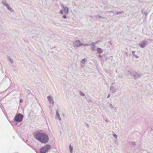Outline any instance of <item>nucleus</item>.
I'll return each mask as SVG.
<instances>
[{"label": "nucleus", "mask_w": 153, "mask_h": 153, "mask_svg": "<svg viewBox=\"0 0 153 153\" xmlns=\"http://www.w3.org/2000/svg\"><path fill=\"white\" fill-rule=\"evenodd\" d=\"M34 137L42 143L46 144L49 141V138L46 134L40 133L38 131L34 134Z\"/></svg>", "instance_id": "f257e3e1"}, {"label": "nucleus", "mask_w": 153, "mask_h": 153, "mask_svg": "<svg viewBox=\"0 0 153 153\" xmlns=\"http://www.w3.org/2000/svg\"><path fill=\"white\" fill-rule=\"evenodd\" d=\"M127 73L131 76L134 77V79H136L141 76L142 74L141 73H139L138 72H136L135 71H128Z\"/></svg>", "instance_id": "f03ea898"}, {"label": "nucleus", "mask_w": 153, "mask_h": 153, "mask_svg": "<svg viewBox=\"0 0 153 153\" xmlns=\"http://www.w3.org/2000/svg\"><path fill=\"white\" fill-rule=\"evenodd\" d=\"M24 116L21 114H17L15 116L14 119V121L16 122V125L17 124V123L22 122Z\"/></svg>", "instance_id": "7ed1b4c3"}, {"label": "nucleus", "mask_w": 153, "mask_h": 153, "mask_svg": "<svg viewBox=\"0 0 153 153\" xmlns=\"http://www.w3.org/2000/svg\"><path fill=\"white\" fill-rule=\"evenodd\" d=\"M51 148V146L49 144H47L41 148L40 149V153H46Z\"/></svg>", "instance_id": "20e7f679"}, {"label": "nucleus", "mask_w": 153, "mask_h": 153, "mask_svg": "<svg viewBox=\"0 0 153 153\" xmlns=\"http://www.w3.org/2000/svg\"><path fill=\"white\" fill-rule=\"evenodd\" d=\"M148 39H145L143 40L141 43L139 44V46L142 48H143L146 47L149 43Z\"/></svg>", "instance_id": "39448f33"}, {"label": "nucleus", "mask_w": 153, "mask_h": 153, "mask_svg": "<svg viewBox=\"0 0 153 153\" xmlns=\"http://www.w3.org/2000/svg\"><path fill=\"white\" fill-rule=\"evenodd\" d=\"M83 45V43H81L80 41L79 40L75 41L73 43V46L74 48L78 47L80 46H82Z\"/></svg>", "instance_id": "423d86ee"}, {"label": "nucleus", "mask_w": 153, "mask_h": 153, "mask_svg": "<svg viewBox=\"0 0 153 153\" xmlns=\"http://www.w3.org/2000/svg\"><path fill=\"white\" fill-rule=\"evenodd\" d=\"M47 99L50 104H51L52 105L54 104V102L53 100V97L49 96L47 97Z\"/></svg>", "instance_id": "0eeeda50"}, {"label": "nucleus", "mask_w": 153, "mask_h": 153, "mask_svg": "<svg viewBox=\"0 0 153 153\" xmlns=\"http://www.w3.org/2000/svg\"><path fill=\"white\" fill-rule=\"evenodd\" d=\"M63 9L65 14H67L69 12V8L67 7H65L64 6L62 7Z\"/></svg>", "instance_id": "6e6552de"}, {"label": "nucleus", "mask_w": 153, "mask_h": 153, "mask_svg": "<svg viewBox=\"0 0 153 153\" xmlns=\"http://www.w3.org/2000/svg\"><path fill=\"white\" fill-rule=\"evenodd\" d=\"M59 110L58 109H57L56 110V117H57L59 120H61V118L60 116V115L59 113Z\"/></svg>", "instance_id": "1a4fd4ad"}, {"label": "nucleus", "mask_w": 153, "mask_h": 153, "mask_svg": "<svg viewBox=\"0 0 153 153\" xmlns=\"http://www.w3.org/2000/svg\"><path fill=\"white\" fill-rule=\"evenodd\" d=\"M116 90L111 85L110 87V91L113 93H114L116 91Z\"/></svg>", "instance_id": "9d476101"}, {"label": "nucleus", "mask_w": 153, "mask_h": 153, "mask_svg": "<svg viewBox=\"0 0 153 153\" xmlns=\"http://www.w3.org/2000/svg\"><path fill=\"white\" fill-rule=\"evenodd\" d=\"M7 8V9L10 11L12 12H13L14 10L10 7L9 5L7 4H6V5L5 6Z\"/></svg>", "instance_id": "9b49d317"}, {"label": "nucleus", "mask_w": 153, "mask_h": 153, "mask_svg": "<svg viewBox=\"0 0 153 153\" xmlns=\"http://www.w3.org/2000/svg\"><path fill=\"white\" fill-rule=\"evenodd\" d=\"M107 12H109L110 13L108 14V15L110 16H113L115 14L113 10H111L110 11H107Z\"/></svg>", "instance_id": "f8f14e48"}, {"label": "nucleus", "mask_w": 153, "mask_h": 153, "mask_svg": "<svg viewBox=\"0 0 153 153\" xmlns=\"http://www.w3.org/2000/svg\"><path fill=\"white\" fill-rule=\"evenodd\" d=\"M97 51L98 53L99 54L102 53L103 52L102 49L100 48H97Z\"/></svg>", "instance_id": "ddd939ff"}, {"label": "nucleus", "mask_w": 153, "mask_h": 153, "mask_svg": "<svg viewBox=\"0 0 153 153\" xmlns=\"http://www.w3.org/2000/svg\"><path fill=\"white\" fill-rule=\"evenodd\" d=\"M90 45H92V46L91 47V50L93 51H96V46L95 44H92V43L90 44Z\"/></svg>", "instance_id": "4468645a"}, {"label": "nucleus", "mask_w": 153, "mask_h": 153, "mask_svg": "<svg viewBox=\"0 0 153 153\" xmlns=\"http://www.w3.org/2000/svg\"><path fill=\"white\" fill-rule=\"evenodd\" d=\"M129 144H130L132 147H134L136 146L135 142H131L129 143Z\"/></svg>", "instance_id": "2eb2a0df"}, {"label": "nucleus", "mask_w": 153, "mask_h": 153, "mask_svg": "<svg viewBox=\"0 0 153 153\" xmlns=\"http://www.w3.org/2000/svg\"><path fill=\"white\" fill-rule=\"evenodd\" d=\"M7 58L8 60L9 61V62L11 63H13V59L11 58L10 56H7Z\"/></svg>", "instance_id": "dca6fc26"}, {"label": "nucleus", "mask_w": 153, "mask_h": 153, "mask_svg": "<svg viewBox=\"0 0 153 153\" xmlns=\"http://www.w3.org/2000/svg\"><path fill=\"white\" fill-rule=\"evenodd\" d=\"M69 149L70 150V152L71 153H72L73 152V147L71 146V145H70L69 146Z\"/></svg>", "instance_id": "f3484780"}, {"label": "nucleus", "mask_w": 153, "mask_h": 153, "mask_svg": "<svg viewBox=\"0 0 153 153\" xmlns=\"http://www.w3.org/2000/svg\"><path fill=\"white\" fill-rule=\"evenodd\" d=\"M2 3L3 5L4 6H5L6 4H7V3H6V0H2Z\"/></svg>", "instance_id": "a211bd4d"}, {"label": "nucleus", "mask_w": 153, "mask_h": 153, "mask_svg": "<svg viewBox=\"0 0 153 153\" xmlns=\"http://www.w3.org/2000/svg\"><path fill=\"white\" fill-rule=\"evenodd\" d=\"M86 61V59L85 58L83 59L81 61V63L82 64L85 63Z\"/></svg>", "instance_id": "6ab92c4d"}, {"label": "nucleus", "mask_w": 153, "mask_h": 153, "mask_svg": "<svg viewBox=\"0 0 153 153\" xmlns=\"http://www.w3.org/2000/svg\"><path fill=\"white\" fill-rule=\"evenodd\" d=\"M96 16L98 18H102V19H105V17L100 16L99 15H97Z\"/></svg>", "instance_id": "aec40b11"}, {"label": "nucleus", "mask_w": 153, "mask_h": 153, "mask_svg": "<svg viewBox=\"0 0 153 153\" xmlns=\"http://www.w3.org/2000/svg\"><path fill=\"white\" fill-rule=\"evenodd\" d=\"M117 14H121L122 13H124V12L123 11H116Z\"/></svg>", "instance_id": "412c9836"}, {"label": "nucleus", "mask_w": 153, "mask_h": 153, "mask_svg": "<svg viewBox=\"0 0 153 153\" xmlns=\"http://www.w3.org/2000/svg\"><path fill=\"white\" fill-rule=\"evenodd\" d=\"M86 101L88 102H93V101H92L91 100V99H86Z\"/></svg>", "instance_id": "4be33fe9"}, {"label": "nucleus", "mask_w": 153, "mask_h": 153, "mask_svg": "<svg viewBox=\"0 0 153 153\" xmlns=\"http://www.w3.org/2000/svg\"><path fill=\"white\" fill-rule=\"evenodd\" d=\"M80 95L83 97L85 96V94L81 91H80Z\"/></svg>", "instance_id": "5701e85b"}, {"label": "nucleus", "mask_w": 153, "mask_h": 153, "mask_svg": "<svg viewBox=\"0 0 153 153\" xmlns=\"http://www.w3.org/2000/svg\"><path fill=\"white\" fill-rule=\"evenodd\" d=\"M109 107L111 109H112L113 108L112 105L111 104H110Z\"/></svg>", "instance_id": "b1692460"}, {"label": "nucleus", "mask_w": 153, "mask_h": 153, "mask_svg": "<svg viewBox=\"0 0 153 153\" xmlns=\"http://www.w3.org/2000/svg\"><path fill=\"white\" fill-rule=\"evenodd\" d=\"M98 43V41H96V42H92V44H95V45H96V44H97Z\"/></svg>", "instance_id": "393cba45"}, {"label": "nucleus", "mask_w": 153, "mask_h": 153, "mask_svg": "<svg viewBox=\"0 0 153 153\" xmlns=\"http://www.w3.org/2000/svg\"><path fill=\"white\" fill-rule=\"evenodd\" d=\"M66 14H64L63 16V17L65 19H66L67 18V16L66 15Z\"/></svg>", "instance_id": "a878e982"}, {"label": "nucleus", "mask_w": 153, "mask_h": 153, "mask_svg": "<svg viewBox=\"0 0 153 153\" xmlns=\"http://www.w3.org/2000/svg\"><path fill=\"white\" fill-rule=\"evenodd\" d=\"M113 136L116 138H117V135L115 134H113Z\"/></svg>", "instance_id": "bb28decb"}, {"label": "nucleus", "mask_w": 153, "mask_h": 153, "mask_svg": "<svg viewBox=\"0 0 153 153\" xmlns=\"http://www.w3.org/2000/svg\"><path fill=\"white\" fill-rule=\"evenodd\" d=\"M142 13H144L145 14L146 16H147V12H145L144 13H143V12H142Z\"/></svg>", "instance_id": "cd10ccee"}, {"label": "nucleus", "mask_w": 153, "mask_h": 153, "mask_svg": "<svg viewBox=\"0 0 153 153\" xmlns=\"http://www.w3.org/2000/svg\"><path fill=\"white\" fill-rule=\"evenodd\" d=\"M89 45V44H83V45L82 46H88Z\"/></svg>", "instance_id": "c85d7f7f"}, {"label": "nucleus", "mask_w": 153, "mask_h": 153, "mask_svg": "<svg viewBox=\"0 0 153 153\" xmlns=\"http://www.w3.org/2000/svg\"><path fill=\"white\" fill-rule=\"evenodd\" d=\"M60 13L61 14H63V10H61L60 11Z\"/></svg>", "instance_id": "c756f323"}, {"label": "nucleus", "mask_w": 153, "mask_h": 153, "mask_svg": "<svg viewBox=\"0 0 153 153\" xmlns=\"http://www.w3.org/2000/svg\"><path fill=\"white\" fill-rule=\"evenodd\" d=\"M23 102V100L22 99H21L19 100V102L20 103H22Z\"/></svg>", "instance_id": "7c9ffc66"}, {"label": "nucleus", "mask_w": 153, "mask_h": 153, "mask_svg": "<svg viewBox=\"0 0 153 153\" xmlns=\"http://www.w3.org/2000/svg\"><path fill=\"white\" fill-rule=\"evenodd\" d=\"M111 96V95L110 94H108L107 96V98H109Z\"/></svg>", "instance_id": "2f4dec72"}, {"label": "nucleus", "mask_w": 153, "mask_h": 153, "mask_svg": "<svg viewBox=\"0 0 153 153\" xmlns=\"http://www.w3.org/2000/svg\"><path fill=\"white\" fill-rule=\"evenodd\" d=\"M134 53H135V51H132V54L134 56V55H134Z\"/></svg>", "instance_id": "473e14b6"}, {"label": "nucleus", "mask_w": 153, "mask_h": 153, "mask_svg": "<svg viewBox=\"0 0 153 153\" xmlns=\"http://www.w3.org/2000/svg\"><path fill=\"white\" fill-rule=\"evenodd\" d=\"M134 56L136 58H138L139 57L138 56H137V55H134Z\"/></svg>", "instance_id": "72a5a7b5"}, {"label": "nucleus", "mask_w": 153, "mask_h": 153, "mask_svg": "<svg viewBox=\"0 0 153 153\" xmlns=\"http://www.w3.org/2000/svg\"><path fill=\"white\" fill-rule=\"evenodd\" d=\"M99 57L100 58H102V56L101 55H99Z\"/></svg>", "instance_id": "f704fd0d"}, {"label": "nucleus", "mask_w": 153, "mask_h": 153, "mask_svg": "<svg viewBox=\"0 0 153 153\" xmlns=\"http://www.w3.org/2000/svg\"><path fill=\"white\" fill-rule=\"evenodd\" d=\"M86 125H87V126L88 128V127H89V125H88V124H87V123H86Z\"/></svg>", "instance_id": "c9c22d12"}, {"label": "nucleus", "mask_w": 153, "mask_h": 153, "mask_svg": "<svg viewBox=\"0 0 153 153\" xmlns=\"http://www.w3.org/2000/svg\"><path fill=\"white\" fill-rule=\"evenodd\" d=\"M105 121L107 122H108V121L106 120H105Z\"/></svg>", "instance_id": "e433bc0d"}, {"label": "nucleus", "mask_w": 153, "mask_h": 153, "mask_svg": "<svg viewBox=\"0 0 153 153\" xmlns=\"http://www.w3.org/2000/svg\"><path fill=\"white\" fill-rule=\"evenodd\" d=\"M98 41V42H100V40H98V41Z\"/></svg>", "instance_id": "4c0bfd02"}, {"label": "nucleus", "mask_w": 153, "mask_h": 153, "mask_svg": "<svg viewBox=\"0 0 153 153\" xmlns=\"http://www.w3.org/2000/svg\"><path fill=\"white\" fill-rule=\"evenodd\" d=\"M114 83H112V84H114Z\"/></svg>", "instance_id": "58836bf2"}]
</instances>
